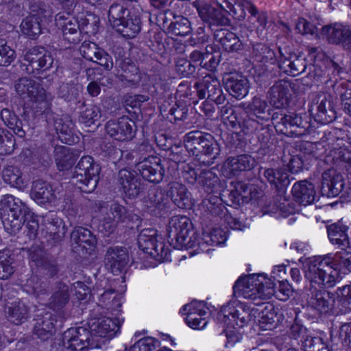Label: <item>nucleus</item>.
I'll use <instances>...</instances> for the list:
<instances>
[{
	"mask_svg": "<svg viewBox=\"0 0 351 351\" xmlns=\"http://www.w3.org/2000/svg\"><path fill=\"white\" fill-rule=\"evenodd\" d=\"M257 311L236 302L228 303L221 308L217 318L227 326L224 330L227 338L226 346L228 344L232 346L240 340L241 335L237 328H242L250 321L254 320Z\"/></svg>",
	"mask_w": 351,
	"mask_h": 351,
	"instance_id": "obj_1",
	"label": "nucleus"
},
{
	"mask_svg": "<svg viewBox=\"0 0 351 351\" xmlns=\"http://www.w3.org/2000/svg\"><path fill=\"white\" fill-rule=\"evenodd\" d=\"M305 277L311 285L319 288L333 287L341 278L332 254L309 258L305 266Z\"/></svg>",
	"mask_w": 351,
	"mask_h": 351,
	"instance_id": "obj_2",
	"label": "nucleus"
},
{
	"mask_svg": "<svg viewBox=\"0 0 351 351\" xmlns=\"http://www.w3.org/2000/svg\"><path fill=\"white\" fill-rule=\"evenodd\" d=\"M168 197L180 208H189L193 205L191 195L186 186L179 182H171L167 187L165 195L162 189H154L149 193V199L154 207L152 211L156 217H168L166 215L168 213L167 203L165 202Z\"/></svg>",
	"mask_w": 351,
	"mask_h": 351,
	"instance_id": "obj_3",
	"label": "nucleus"
},
{
	"mask_svg": "<svg viewBox=\"0 0 351 351\" xmlns=\"http://www.w3.org/2000/svg\"><path fill=\"white\" fill-rule=\"evenodd\" d=\"M275 283L263 274H253L239 278L235 282L234 293L246 299L267 300L275 293Z\"/></svg>",
	"mask_w": 351,
	"mask_h": 351,
	"instance_id": "obj_4",
	"label": "nucleus"
},
{
	"mask_svg": "<svg viewBox=\"0 0 351 351\" xmlns=\"http://www.w3.org/2000/svg\"><path fill=\"white\" fill-rule=\"evenodd\" d=\"M14 87L22 98H29L30 108L35 114H42L50 109L53 96L37 81L22 77L16 82Z\"/></svg>",
	"mask_w": 351,
	"mask_h": 351,
	"instance_id": "obj_5",
	"label": "nucleus"
},
{
	"mask_svg": "<svg viewBox=\"0 0 351 351\" xmlns=\"http://www.w3.org/2000/svg\"><path fill=\"white\" fill-rule=\"evenodd\" d=\"M99 166L89 156H83L74 169L72 183L84 193L93 192L98 183Z\"/></svg>",
	"mask_w": 351,
	"mask_h": 351,
	"instance_id": "obj_6",
	"label": "nucleus"
},
{
	"mask_svg": "<svg viewBox=\"0 0 351 351\" xmlns=\"http://www.w3.org/2000/svg\"><path fill=\"white\" fill-rule=\"evenodd\" d=\"M184 143L186 150L196 157L206 156L215 159L219 154V144L208 133L191 131L184 136Z\"/></svg>",
	"mask_w": 351,
	"mask_h": 351,
	"instance_id": "obj_7",
	"label": "nucleus"
},
{
	"mask_svg": "<svg viewBox=\"0 0 351 351\" xmlns=\"http://www.w3.org/2000/svg\"><path fill=\"white\" fill-rule=\"evenodd\" d=\"M272 123L277 132L287 136L300 137L308 133L310 123L295 113L286 114L277 111L271 115Z\"/></svg>",
	"mask_w": 351,
	"mask_h": 351,
	"instance_id": "obj_8",
	"label": "nucleus"
},
{
	"mask_svg": "<svg viewBox=\"0 0 351 351\" xmlns=\"http://www.w3.org/2000/svg\"><path fill=\"white\" fill-rule=\"evenodd\" d=\"M34 212L21 200L16 199L12 195H5L0 199L1 219H32Z\"/></svg>",
	"mask_w": 351,
	"mask_h": 351,
	"instance_id": "obj_9",
	"label": "nucleus"
},
{
	"mask_svg": "<svg viewBox=\"0 0 351 351\" xmlns=\"http://www.w3.org/2000/svg\"><path fill=\"white\" fill-rule=\"evenodd\" d=\"M193 224L187 221H169L167 228L168 238L176 241L175 247L182 249L193 246L195 237Z\"/></svg>",
	"mask_w": 351,
	"mask_h": 351,
	"instance_id": "obj_10",
	"label": "nucleus"
},
{
	"mask_svg": "<svg viewBox=\"0 0 351 351\" xmlns=\"http://www.w3.org/2000/svg\"><path fill=\"white\" fill-rule=\"evenodd\" d=\"M27 252L31 266H35L40 274L49 278L58 274L56 262L49 257L43 245L35 243L27 248Z\"/></svg>",
	"mask_w": 351,
	"mask_h": 351,
	"instance_id": "obj_11",
	"label": "nucleus"
},
{
	"mask_svg": "<svg viewBox=\"0 0 351 351\" xmlns=\"http://www.w3.org/2000/svg\"><path fill=\"white\" fill-rule=\"evenodd\" d=\"M312 110L317 122L322 124L332 123L337 118L332 97L327 93H319L313 99Z\"/></svg>",
	"mask_w": 351,
	"mask_h": 351,
	"instance_id": "obj_12",
	"label": "nucleus"
},
{
	"mask_svg": "<svg viewBox=\"0 0 351 351\" xmlns=\"http://www.w3.org/2000/svg\"><path fill=\"white\" fill-rule=\"evenodd\" d=\"M320 34L329 43L341 45L351 51V28L341 23H334L322 27Z\"/></svg>",
	"mask_w": 351,
	"mask_h": 351,
	"instance_id": "obj_13",
	"label": "nucleus"
},
{
	"mask_svg": "<svg viewBox=\"0 0 351 351\" xmlns=\"http://www.w3.org/2000/svg\"><path fill=\"white\" fill-rule=\"evenodd\" d=\"M72 249L79 256L86 257L94 251L96 240L91 232L83 227L75 228L71 234Z\"/></svg>",
	"mask_w": 351,
	"mask_h": 351,
	"instance_id": "obj_14",
	"label": "nucleus"
},
{
	"mask_svg": "<svg viewBox=\"0 0 351 351\" xmlns=\"http://www.w3.org/2000/svg\"><path fill=\"white\" fill-rule=\"evenodd\" d=\"M90 336L89 330L84 327L71 328L64 332L62 343L73 351H87L89 347L93 348L90 343Z\"/></svg>",
	"mask_w": 351,
	"mask_h": 351,
	"instance_id": "obj_15",
	"label": "nucleus"
},
{
	"mask_svg": "<svg viewBox=\"0 0 351 351\" xmlns=\"http://www.w3.org/2000/svg\"><path fill=\"white\" fill-rule=\"evenodd\" d=\"M279 51L280 56L278 67L282 71L292 76L306 73L308 64L305 57L289 52L287 49L282 51L280 48Z\"/></svg>",
	"mask_w": 351,
	"mask_h": 351,
	"instance_id": "obj_16",
	"label": "nucleus"
},
{
	"mask_svg": "<svg viewBox=\"0 0 351 351\" xmlns=\"http://www.w3.org/2000/svg\"><path fill=\"white\" fill-rule=\"evenodd\" d=\"M106 130L117 141H129L135 135L136 125L134 121L128 117H122L117 121H108L106 125Z\"/></svg>",
	"mask_w": 351,
	"mask_h": 351,
	"instance_id": "obj_17",
	"label": "nucleus"
},
{
	"mask_svg": "<svg viewBox=\"0 0 351 351\" xmlns=\"http://www.w3.org/2000/svg\"><path fill=\"white\" fill-rule=\"evenodd\" d=\"M57 26L61 29L64 40L77 44L82 39V31L78 20L69 14H58L56 17Z\"/></svg>",
	"mask_w": 351,
	"mask_h": 351,
	"instance_id": "obj_18",
	"label": "nucleus"
},
{
	"mask_svg": "<svg viewBox=\"0 0 351 351\" xmlns=\"http://www.w3.org/2000/svg\"><path fill=\"white\" fill-rule=\"evenodd\" d=\"M193 5L197 10L202 20L212 26H226L230 23V19L222 10H217L208 3H201L197 1Z\"/></svg>",
	"mask_w": 351,
	"mask_h": 351,
	"instance_id": "obj_19",
	"label": "nucleus"
},
{
	"mask_svg": "<svg viewBox=\"0 0 351 351\" xmlns=\"http://www.w3.org/2000/svg\"><path fill=\"white\" fill-rule=\"evenodd\" d=\"M81 55L88 60L97 63L109 71L113 66L111 56L93 42L84 41L80 48Z\"/></svg>",
	"mask_w": 351,
	"mask_h": 351,
	"instance_id": "obj_20",
	"label": "nucleus"
},
{
	"mask_svg": "<svg viewBox=\"0 0 351 351\" xmlns=\"http://www.w3.org/2000/svg\"><path fill=\"white\" fill-rule=\"evenodd\" d=\"M160 162V158L150 156L139 162L136 167L144 179L150 182L158 183L162 180L165 173Z\"/></svg>",
	"mask_w": 351,
	"mask_h": 351,
	"instance_id": "obj_21",
	"label": "nucleus"
},
{
	"mask_svg": "<svg viewBox=\"0 0 351 351\" xmlns=\"http://www.w3.org/2000/svg\"><path fill=\"white\" fill-rule=\"evenodd\" d=\"M182 311L184 314L186 315V322L191 328L202 329L206 326L207 321L205 316L207 312L204 302L193 301L184 305Z\"/></svg>",
	"mask_w": 351,
	"mask_h": 351,
	"instance_id": "obj_22",
	"label": "nucleus"
},
{
	"mask_svg": "<svg viewBox=\"0 0 351 351\" xmlns=\"http://www.w3.org/2000/svg\"><path fill=\"white\" fill-rule=\"evenodd\" d=\"M290 86L287 81L276 82L267 92V98L270 104L279 109L287 107L291 97Z\"/></svg>",
	"mask_w": 351,
	"mask_h": 351,
	"instance_id": "obj_23",
	"label": "nucleus"
},
{
	"mask_svg": "<svg viewBox=\"0 0 351 351\" xmlns=\"http://www.w3.org/2000/svg\"><path fill=\"white\" fill-rule=\"evenodd\" d=\"M197 87L199 99L207 98L217 104H221L225 101V95L217 80L207 76L201 84H197Z\"/></svg>",
	"mask_w": 351,
	"mask_h": 351,
	"instance_id": "obj_24",
	"label": "nucleus"
},
{
	"mask_svg": "<svg viewBox=\"0 0 351 351\" xmlns=\"http://www.w3.org/2000/svg\"><path fill=\"white\" fill-rule=\"evenodd\" d=\"M321 192L327 197L337 196L343 186V179L341 173L334 169L326 170L322 176Z\"/></svg>",
	"mask_w": 351,
	"mask_h": 351,
	"instance_id": "obj_25",
	"label": "nucleus"
},
{
	"mask_svg": "<svg viewBox=\"0 0 351 351\" xmlns=\"http://www.w3.org/2000/svg\"><path fill=\"white\" fill-rule=\"evenodd\" d=\"M25 59L32 70H47L51 67L53 58L50 52L43 47H34L27 51Z\"/></svg>",
	"mask_w": 351,
	"mask_h": 351,
	"instance_id": "obj_26",
	"label": "nucleus"
},
{
	"mask_svg": "<svg viewBox=\"0 0 351 351\" xmlns=\"http://www.w3.org/2000/svg\"><path fill=\"white\" fill-rule=\"evenodd\" d=\"M316 287L311 285L309 293L307 294V302L309 306L319 313H326L331 306L332 298L330 293L324 289V288L318 289Z\"/></svg>",
	"mask_w": 351,
	"mask_h": 351,
	"instance_id": "obj_27",
	"label": "nucleus"
},
{
	"mask_svg": "<svg viewBox=\"0 0 351 351\" xmlns=\"http://www.w3.org/2000/svg\"><path fill=\"white\" fill-rule=\"evenodd\" d=\"M117 180L124 193L128 197H136L141 193V182L134 172L126 169H121L119 171Z\"/></svg>",
	"mask_w": 351,
	"mask_h": 351,
	"instance_id": "obj_28",
	"label": "nucleus"
},
{
	"mask_svg": "<svg viewBox=\"0 0 351 351\" xmlns=\"http://www.w3.org/2000/svg\"><path fill=\"white\" fill-rule=\"evenodd\" d=\"M225 84L230 94L238 99H243L248 93L249 82L246 77L238 73L227 75L225 78Z\"/></svg>",
	"mask_w": 351,
	"mask_h": 351,
	"instance_id": "obj_29",
	"label": "nucleus"
},
{
	"mask_svg": "<svg viewBox=\"0 0 351 351\" xmlns=\"http://www.w3.org/2000/svg\"><path fill=\"white\" fill-rule=\"evenodd\" d=\"M30 196L32 199L40 204L51 203L56 198L51 185L41 180L32 182Z\"/></svg>",
	"mask_w": 351,
	"mask_h": 351,
	"instance_id": "obj_30",
	"label": "nucleus"
},
{
	"mask_svg": "<svg viewBox=\"0 0 351 351\" xmlns=\"http://www.w3.org/2000/svg\"><path fill=\"white\" fill-rule=\"evenodd\" d=\"M216 43L228 52H236L243 49V45L239 38L234 33L226 29H217L214 34Z\"/></svg>",
	"mask_w": 351,
	"mask_h": 351,
	"instance_id": "obj_31",
	"label": "nucleus"
},
{
	"mask_svg": "<svg viewBox=\"0 0 351 351\" xmlns=\"http://www.w3.org/2000/svg\"><path fill=\"white\" fill-rule=\"evenodd\" d=\"M106 265L114 274L120 273L128 265V254L123 248H110L106 255Z\"/></svg>",
	"mask_w": 351,
	"mask_h": 351,
	"instance_id": "obj_32",
	"label": "nucleus"
},
{
	"mask_svg": "<svg viewBox=\"0 0 351 351\" xmlns=\"http://www.w3.org/2000/svg\"><path fill=\"white\" fill-rule=\"evenodd\" d=\"M348 226L340 221L327 226L328 237L333 245H337L341 250L350 249V242L347 234Z\"/></svg>",
	"mask_w": 351,
	"mask_h": 351,
	"instance_id": "obj_33",
	"label": "nucleus"
},
{
	"mask_svg": "<svg viewBox=\"0 0 351 351\" xmlns=\"http://www.w3.org/2000/svg\"><path fill=\"white\" fill-rule=\"evenodd\" d=\"M292 194L296 202L303 205H308L315 201L316 193L312 183L306 180H301L293 186Z\"/></svg>",
	"mask_w": 351,
	"mask_h": 351,
	"instance_id": "obj_34",
	"label": "nucleus"
},
{
	"mask_svg": "<svg viewBox=\"0 0 351 351\" xmlns=\"http://www.w3.org/2000/svg\"><path fill=\"white\" fill-rule=\"evenodd\" d=\"M254 165L255 160L251 156L242 154L227 158L223 163V168L232 176H236L240 171L252 169Z\"/></svg>",
	"mask_w": 351,
	"mask_h": 351,
	"instance_id": "obj_35",
	"label": "nucleus"
},
{
	"mask_svg": "<svg viewBox=\"0 0 351 351\" xmlns=\"http://www.w3.org/2000/svg\"><path fill=\"white\" fill-rule=\"evenodd\" d=\"M121 324L119 318L103 317L93 323L91 330L99 337H112L119 331Z\"/></svg>",
	"mask_w": 351,
	"mask_h": 351,
	"instance_id": "obj_36",
	"label": "nucleus"
},
{
	"mask_svg": "<svg viewBox=\"0 0 351 351\" xmlns=\"http://www.w3.org/2000/svg\"><path fill=\"white\" fill-rule=\"evenodd\" d=\"M263 176L267 180L275 186L280 193L285 192V188L289 184L288 174L284 168L264 169Z\"/></svg>",
	"mask_w": 351,
	"mask_h": 351,
	"instance_id": "obj_37",
	"label": "nucleus"
},
{
	"mask_svg": "<svg viewBox=\"0 0 351 351\" xmlns=\"http://www.w3.org/2000/svg\"><path fill=\"white\" fill-rule=\"evenodd\" d=\"M5 314L8 319L16 325L25 322L29 317V310L21 301L8 302L5 304Z\"/></svg>",
	"mask_w": 351,
	"mask_h": 351,
	"instance_id": "obj_38",
	"label": "nucleus"
},
{
	"mask_svg": "<svg viewBox=\"0 0 351 351\" xmlns=\"http://www.w3.org/2000/svg\"><path fill=\"white\" fill-rule=\"evenodd\" d=\"M139 247L145 253L154 257L165 258L168 254L165 245L162 242H158L155 238L138 239Z\"/></svg>",
	"mask_w": 351,
	"mask_h": 351,
	"instance_id": "obj_39",
	"label": "nucleus"
},
{
	"mask_svg": "<svg viewBox=\"0 0 351 351\" xmlns=\"http://www.w3.org/2000/svg\"><path fill=\"white\" fill-rule=\"evenodd\" d=\"M77 155L67 146H56L54 158L60 171L69 169L75 162Z\"/></svg>",
	"mask_w": 351,
	"mask_h": 351,
	"instance_id": "obj_40",
	"label": "nucleus"
},
{
	"mask_svg": "<svg viewBox=\"0 0 351 351\" xmlns=\"http://www.w3.org/2000/svg\"><path fill=\"white\" fill-rule=\"evenodd\" d=\"M69 299L70 293L69 286L60 282L57 285V289L50 298V307L54 311H60L66 306Z\"/></svg>",
	"mask_w": 351,
	"mask_h": 351,
	"instance_id": "obj_41",
	"label": "nucleus"
},
{
	"mask_svg": "<svg viewBox=\"0 0 351 351\" xmlns=\"http://www.w3.org/2000/svg\"><path fill=\"white\" fill-rule=\"evenodd\" d=\"M130 11L121 4H112L108 10V20L112 27L118 32L122 23L130 16Z\"/></svg>",
	"mask_w": 351,
	"mask_h": 351,
	"instance_id": "obj_42",
	"label": "nucleus"
},
{
	"mask_svg": "<svg viewBox=\"0 0 351 351\" xmlns=\"http://www.w3.org/2000/svg\"><path fill=\"white\" fill-rule=\"evenodd\" d=\"M83 87L79 83H63L58 88V96L68 102L79 101Z\"/></svg>",
	"mask_w": 351,
	"mask_h": 351,
	"instance_id": "obj_43",
	"label": "nucleus"
},
{
	"mask_svg": "<svg viewBox=\"0 0 351 351\" xmlns=\"http://www.w3.org/2000/svg\"><path fill=\"white\" fill-rule=\"evenodd\" d=\"M53 327L51 315L49 313H46L44 317H38L36 319L34 333L37 335L38 338L45 340L52 335Z\"/></svg>",
	"mask_w": 351,
	"mask_h": 351,
	"instance_id": "obj_44",
	"label": "nucleus"
},
{
	"mask_svg": "<svg viewBox=\"0 0 351 351\" xmlns=\"http://www.w3.org/2000/svg\"><path fill=\"white\" fill-rule=\"evenodd\" d=\"M14 259L10 250L0 251V279L6 280L14 272Z\"/></svg>",
	"mask_w": 351,
	"mask_h": 351,
	"instance_id": "obj_45",
	"label": "nucleus"
},
{
	"mask_svg": "<svg viewBox=\"0 0 351 351\" xmlns=\"http://www.w3.org/2000/svg\"><path fill=\"white\" fill-rule=\"evenodd\" d=\"M3 178L5 182L20 190H23L27 186V182L22 178L21 170L13 166L4 169Z\"/></svg>",
	"mask_w": 351,
	"mask_h": 351,
	"instance_id": "obj_46",
	"label": "nucleus"
},
{
	"mask_svg": "<svg viewBox=\"0 0 351 351\" xmlns=\"http://www.w3.org/2000/svg\"><path fill=\"white\" fill-rule=\"evenodd\" d=\"M141 29V21L140 17L136 14H130L122 23V27L118 31L123 36L134 38L138 34Z\"/></svg>",
	"mask_w": 351,
	"mask_h": 351,
	"instance_id": "obj_47",
	"label": "nucleus"
},
{
	"mask_svg": "<svg viewBox=\"0 0 351 351\" xmlns=\"http://www.w3.org/2000/svg\"><path fill=\"white\" fill-rule=\"evenodd\" d=\"M1 117L5 125L12 130L16 135L20 137L25 136V132L23 128L21 121L9 109H3L1 112Z\"/></svg>",
	"mask_w": 351,
	"mask_h": 351,
	"instance_id": "obj_48",
	"label": "nucleus"
},
{
	"mask_svg": "<svg viewBox=\"0 0 351 351\" xmlns=\"http://www.w3.org/2000/svg\"><path fill=\"white\" fill-rule=\"evenodd\" d=\"M21 29L23 34L34 38L41 32L40 19L36 15L27 16L21 24Z\"/></svg>",
	"mask_w": 351,
	"mask_h": 351,
	"instance_id": "obj_49",
	"label": "nucleus"
},
{
	"mask_svg": "<svg viewBox=\"0 0 351 351\" xmlns=\"http://www.w3.org/2000/svg\"><path fill=\"white\" fill-rule=\"evenodd\" d=\"M74 127V123L69 117L60 119L56 122V129L60 134L59 138L62 141H64L66 143H70L71 142Z\"/></svg>",
	"mask_w": 351,
	"mask_h": 351,
	"instance_id": "obj_50",
	"label": "nucleus"
},
{
	"mask_svg": "<svg viewBox=\"0 0 351 351\" xmlns=\"http://www.w3.org/2000/svg\"><path fill=\"white\" fill-rule=\"evenodd\" d=\"M202 236L204 242L210 245H219L227 239L226 232L219 228H213L212 230L203 228Z\"/></svg>",
	"mask_w": 351,
	"mask_h": 351,
	"instance_id": "obj_51",
	"label": "nucleus"
},
{
	"mask_svg": "<svg viewBox=\"0 0 351 351\" xmlns=\"http://www.w3.org/2000/svg\"><path fill=\"white\" fill-rule=\"evenodd\" d=\"M120 80L129 86L138 84L141 80V74L134 64H124L121 67Z\"/></svg>",
	"mask_w": 351,
	"mask_h": 351,
	"instance_id": "obj_52",
	"label": "nucleus"
},
{
	"mask_svg": "<svg viewBox=\"0 0 351 351\" xmlns=\"http://www.w3.org/2000/svg\"><path fill=\"white\" fill-rule=\"evenodd\" d=\"M350 249L341 250L335 254H332L335 265L339 269V272L351 271V251Z\"/></svg>",
	"mask_w": 351,
	"mask_h": 351,
	"instance_id": "obj_53",
	"label": "nucleus"
},
{
	"mask_svg": "<svg viewBox=\"0 0 351 351\" xmlns=\"http://www.w3.org/2000/svg\"><path fill=\"white\" fill-rule=\"evenodd\" d=\"M253 52L255 58L258 62L263 64L269 63L273 64L276 62V54L275 52L271 49L269 47L263 45H256L253 49Z\"/></svg>",
	"mask_w": 351,
	"mask_h": 351,
	"instance_id": "obj_54",
	"label": "nucleus"
},
{
	"mask_svg": "<svg viewBox=\"0 0 351 351\" xmlns=\"http://www.w3.org/2000/svg\"><path fill=\"white\" fill-rule=\"evenodd\" d=\"M249 112L261 119H267V104L265 100L254 97L247 106Z\"/></svg>",
	"mask_w": 351,
	"mask_h": 351,
	"instance_id": "obj_55",
	"label": "nucleus"
},
{
	"mask_svg": "<svg viewBox=\"0 0 351 351\" xmlns=\"http://www.w3.org/2000/svg\"><path fill=\"white\" fill-rule=\"evenodd\" d=\"M101 116L100 108L95 105H90L81 112L80 121L86 125L90 126L99 121Z\"/></svg>",
	"mask_w": 351,
	"mask_h": 351,
	"instance_id": "obj_56",
	"label": "nucleus"
},
{
	"mask_svg": "<svg viewBox=\"0 0 351 351\" xmlns=\"http://www.w3.org/2000/svg\"><path fill=\"white\" fill-rule=\"evenodd\" d=\"M99 302L110 311H117L121 307L120 298L114 295L113 290H108L101 294Z\"/></svg>",
	"mask_w": 351,
	"mask_h": 351,
	"instance_id": "obj_57",
	"label": "nucleus"
},
{
	"mask_svg": "<svg viewBox=\"0 0 351 351\" xmlns=\"http://www.w3.org/2000/svg\"><path fill=\"white\" fill-rule=\"evenodd\" d=\"M215 1L222 11L223 10L238 19L244 18L245 12L243 5L239 4V10L234 8L236 0H215Z\"/></svg>",
	"mask_w": 351,
	"mask_h": 351,
	"instance_id": "obj_58",
	"label": "nucleus"
},
{
	"mask_svg": "<svg viewBox=\"0 0 351 351\" xmlns=\"http://www.w3.org/2000/svg\"><path fill=\"white\" fill-rule=\"evenodd\" d=\"M25 290L29 294L36 296L47 293V285L41 282L37 276H32L27 280L25 285Z\"/></svg>",
	"mask_w": 351,
	"mask_h": 351,
	"instance_id": "obj_59",
	"label": "nucleus"
},
{
	"mask_svg": "<svg viewBox=\"0 0 351 351\" xmlns=\"http://www.w3.org/2000/svg\"><path fill=\"white\" fill-rule=\"evenodd\" d=\"M301 341L304 351H330L319 337L306 336Z\"/></svg>",
	"mask_w": 351,
	"mask_h": 351,
	"instance_id": "obj_60",
	"label": "nucleus"
},
{
	"mask_svg": "<svg viewBox=\"0 0 351 351\" xmlns=\"http://www.w3.org/2000/svg\"><path fill=\"white\" fill-rule=\"evenodd\" d=\"M335 92L339 97L342 108L351 102V82H343L334 86Z\"/></svg>",
	"mask_w": 351,
	"mask_h": 351,
	"instance_id": "obj_61",
	"label": "nucleus"
},
{
	"mask_svg": "<svg viewBox=\"0 0 351 351\" xmlns=\"http://www.w3.org/2000/svg\"><path fill=\"white\" fill-rule=\"evenodd\" d=\"M169 28L175 36H184L191 32V23L185 17H178L175 22L171 23Z\"/></svg>",
	"mask_w": 351,
	"mask_h": 351,
	"instance_id": "obj_62",
	"label": "nucleus"
},
{
	"mask_svg": "<svg viewBox=\"0 0 351 351\" xmlns=\"http://www.w3.org/2000/svg\"><path fill=\"white\" fill-rule=\"evenodd\" d=\"M15 51L7 45V42L0 38V66H7L15 59Z\"/></svg>",
	"mask_w": 351,
	"mask_h": 351,
	"instance_id": "obj_63",
	"label": "nucleus"
},
{
	"mask_svg": "<svg viewBox=\"0 0 351 351\" xmlns=\"http://www.w3.org/2000/svg\"><path fill=\"white\" fill-rule=\"evenodd\" d=\"M14 138L8 130L0 129V152L10 154L14 148Z\"/></svg>",
	"mask_w": 351,
	"mask_h": 351,
	"instance_id": "obj_64",
	"label": "nucleus"
}]
</instances>
